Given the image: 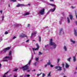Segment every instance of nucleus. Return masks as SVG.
<instances>
[{
    "label": "nucleus",
    "mask_w": 77,
    "mask_h": 77,
    "mask_svg": "<svg viewBox=\"0 0 77 77\" xmlns=\"http://www.w3.org/2000/svg\"><path fill=\"white\" fill-rule=\"evenodd\" d=\"M52 41H53V39H50L49 45H53V46L54 48H56L57 45H56V44L55 43L52 42Z\"/></svg>",
    "instance_id": "nucleus-1"
},
{
    "label": "nucleus",
    "mask_w": 77,
    "mask_h": 77,
    "mask_svg": "<svg viewBox=\"0 0 77 77\" xmlns=\"http://www.w3.org/2000/svg\"><path fill=\"white\" fill-rule=\"evenodd\" d=\"M45 14V9L43 8L39 11L38 14H40L41 15H44Z\"/></svg>",
    "instance_id": "nucleus-2"
},
{
    "label": "nucleus",
    "mask_w": 77,
    "mask_h": 77,
    "mask_svg": "<svg viewBox=\"0 0 77 77\" xmlns=\"http://www.w3.org/2000/svg\"><path fill=\"white\" fill-rule=\"evenodd\" d=\"M21 68L23 69V71H26V70L29 69V66H28V64H26L25 66H23Z\"/></svg>",
    "instance_id": "nucleus-3"
},
{
    "label": "nucleus",
    "mask_w": 77,
    "mask_h": 77,
    "mask_svg": "<svg viewBox=\"0 0 77 77\" xmlns=\"http://www.w3.org/2000/svg\"><path fill=\"white\" fill-rule=\"evenodd\" d=\"M54 68L55 69H57V71H62V67L59 66H56Z\"/></svg>",
    "instance_id": "nucleus-4"
},
{
    "label": "nucleus",
    "mask_w": 77,
    "mask_h": 77,
    "mask_svg": "<svg viewBox=\"0 0 77 77\" xmlns=\"http://www.w3.org/2000/svg\"><path fill=\"white\" fill-rule=\"evenodd\" d=\"M36 32H32L31 33L30 38H33V37H35L36 36Z\"/></svg>",
    "instance_id": "nucleus-5"
},
{
    "label": "nucleus",
    "mask_w": 77,
    "mask_h": 77,
    "mask_svg": "<svg viewBox=\"0 0 77 77\" xmlns=\"http://www.w3.org/2000/svg\"><path fill=\"white\" fill-rule=\"evenodd\" d=\"M11 48V47L6 48L4 49L2 51H3L4 53H6V51H7V50H9Z\"/></svg>",
    "instance_id": "nucleus-6"
},
{
    "label": "nucleus",
    "mask_w": 77,
    "mask_h": 77,
    "mask_svg": "<svg viewBox=\"0 0 77 77\" xmlns=\"http://www.w3.org/2000/svg\"><path fill=\"white\" fill-rule=\"evenodd\" d=\"M20 38H24L26 37V38H28L27 36H26L25 34H23L22 35H19Z\"/></svg>",
    "instance_id": "nucleus-7"
},
{
    "label": "nucleus",
    "mask_w": 77,
    "mask_h": 77,
    "mask_svg": "<svg viewBox=\"0 0 77 77\" xmlns=\"http://www.w3.org/2000/svg\"><path fill=\"white\" fill-rule=\"evenodd\" d=\"M36 46L37 47V48H33L32 50L34 51V50H38V49H39V45H38V44H36Z\"/></svg>",
    "instance_id": "nucleus-8"
},
{
    "label": "nucleus",
    "mask_w": 77,
    "mask_h": 77,
    "mask_svg": "<svg viewBox=\"0 0 77 77\" xmlns=\"http://www.w3.org/2000/svg\"><path fill=\"white\" fill-rule=\"evenodd\" d=\"M24 6L25 5H24V4H19L17 5V7L18 8V7H20V6Z\"/></svg>",
    "instance_id": "nucleus-9"
},
{
    "label": "nucleus",
    "mask_w": 77,
    "mask_h": 77,
    "mask_svg": "<svg viewBox=\"0 0 77 77\" xmlns=\"http://www.w3.org/2000/svg\"><path fill=\"white\" fill-rule=\"evenodd\" d=\"M63 30V29L61 28L60 29V32H59V35H60V33H61V32H62Z\"/></svg>",
    "instance_id": "nucleus-10"
},
{
    "label": "nucleus",
    "mask_w": 77,
    "mask_h": 77,
    "mask_svg": "<svg viewBox=\"0 0 77 77\" xmlns=\"http://www.w3.org/2000/svg\"><path fill=\"white\" fill-rule=\"evenodd\" d=\"M7 58H5V57L3 58V60H2V62H4V61H8V60L6 59Z\"/></svg>",
    "instance_id": "nucleus-11"
},
{
    "label": "nucleus",
    "mask_w": 77,
    "mask_h": 77,
    "mask_svg": "<svg viewBox=\"0 0 77 77\" xmlns=\"http://www.w3.org/2000/svg\"><path fill=\"white\" fill-rule=\"evenodd\" d=\"M74 34L75 36H77V32H76V30H75V29L74 30Z\"/></svg>",
    "instance_id": "nucleus-12"
},
{
    "label": "nucleus",
    "mask_w": 77,
    "mask_h": 77,
    "mask_svg": "<svg viewBox=\"0 0 77 77\" xmlns=\"http://www.w3.org/2000/svg\"><path fill=\"white\" fill-rule=\"evenodd\" d=\"M5 58H7V59H11L12 58V56H11L10 57H8V56H6L5 57Z\"/></svg>",
    "instance_id": "nucleus-13"
},
{
    "label": "nucleus",
    "mask_w": 77,
    "mask_h": 77,
    "mask_svg": "<svg viewBox=\"0 0 77 77\" xmlns=\"http://www.w3.org/2000/svg\"><path fill=\"white\" fill-rule=\"evenodd\" d=\"M55 10H56V8H54V9H51L50 10V11H51V12H54V11H55Z\"/></svg>",
    "instance_id": "nucleus-14"
},
{
    "label": "nucleus",
    "mask_w": 77,
    "mask_h": 77,
    "mask_svg": "<svg viewBox=\"0 0 77 77\" xmlns=\"http://www.w3.org/2000/svg\"><path fill=\"white\" fill-rule=\"evenodd\" d=\"M48 77H51V72H50L47 75Z\"/></svg>",
    "instance_id": "nucleus-15"
},
{
    "label": "nucleus",
    "mask_w": 77,
    "mask_h": 77,
    "mask_svg": "<svg viewBox=\"0 0 77 77\" xmlns=\"http://www.w3.org/2000/svg\"><path fill=\"white\" fill-rule=\"evenodd\" d=\"M69 17L70 18V19L72 20V15H69Z\"/></svg>",
    "instance_id": "nucleus-16"
},
{
    "label": "nucleus",
    "mask_w": 77,
    "mask_h": 77,
    "mask_svg": "<svg viewBox=\"0 0 77 77\" xmlns=\"http://www.w3.org/2000/svg\"><path fill=\"white\" fill-rule=\"evenodd\" d=\"M30 13H24L23 14L24 16H26V15H29Z\"/></svg>",
    "instance_id": "nucleus-17"
},
{
    "label": "nucleus",
    "mask_w": 77,
    "mask_h": 77,
    "mask_svg": "<svg viewBox=\"0 0 77 77\" xmlns=\"http://www.w3.org/2000/svg\"><path fill=\"white\" fill-rule=\"evenodd\" d=\"M73 61L75 62L76 61V59H75V56H74L73 57Z\"/></svg>",
    "instance_id": "nucleus-18"
},
{
    "label": "nucleus",
    "mask_w": 77,
    "mask_h": 77,
    "mask_svg": "<svg viewBox=\"0 0 77 77\" xmlns=\"http://www.w3.org/2000/svg\"><path fill=\"white\" fill-rule=\"evenodd\" d=\"M69 65H68V64L67 63H66V68H68V67H69Z\"/></svg>",
    "instance_id": "nucleus-19"
},
{
    "label": "nucleus",
    "mask_w": 77,
    "mask_h": 77,
    "mask_svg": "<svg viewBox=\"0 0 77 77\" xmlns=\"http://www.w3.org/2000/svg\"><path fill=\"white\" fill-rule=\"evenodd\" d=\"M50 6H54V7H56V5L53 4H49Z\"/></svg>",
    "instance_id": "nucleus-20"
},
{
    "label": "nucleus",
    "mask_w": 77,
    "mask_h": 77,
    "mask_svg": "<svg viewBox=\"0 0 77 77\" xmlns=\"http://www.w3.org/2000/svg\"><path fill=\"white\" fill-rule=\"evenodd\" d=\"M51 64V62H50V60H49V62L47 63V65H50Z\"/></svg>",
    "instance_id": "nucleus-21"
},
{
    "label": "nucleus",
    "mask_w": 77,
    "mask_h": 77,
    "mask_svg": "<svg viewBox=\"0 0 77 77\" xmlns=\"http://www.w3.org/2000/svg\"><path fill=\"white\" fill-rule=\"evenodd\" d=\"M9 56H11L12 55V51H10L9 52Z\"/></svg>",
    "instance_id": "nucleus-22"
},
{
    "label": "nucleus",
    "mask_w": 77,
    "mask_h": 77,
    "mask_svg": "<svg viewBox=\"0 0 77 77\" xmlns=\"http://www.w3.org/2000/svg\"><path fill=\"white\" fill-rule=\"evenodd\" d=\"M18 69H14L13 70V71L14 72H16L17 71H18Z\"/></svg>",
    "instance_id": "nucleus-23"
},
{
    "label": "nucleus",
    "mask_w": 77,
    "mask_h": 77,
    "mask_svg": "<svg viewBox=\"0 0 77 77\" xmlns=\"http://www.w3.org/2000/svg\"><path fill=\"white\" fill-rule=\"evenodd\" d=\"M63 49H65V51H67V50L66 49V46H64L63 47Z\"/></svg>",
    "instance_id": "nucleus-24"
},
{
    "label": "nucleus",
    "mask_w": 77,
    "mask_h": 77,
    "mask_svg": "<svg viewBox=\"0 0 77 77\" xmlns=\"http://www.w3.org/2000/svg\"><path fill=\"white\" fill-rule=\"evenodd\" d=\"M71 42H72L73 44H75V41H74L72 40V39H71L70 40Z\"/></svg>",
    "instance_id": "nucleus-25"
},
{
    "label": "nucleus",
    "mask_w": 77,
    "mask_h": 77,
    "mask_svg": "<svg viewBox=\"0 0 77 77\" xmlns=\"http://www.w3.org/2000/svg\"><path fill=\"white\" fill-rule=\"evenodd\" d=\"M67 23H70L69 19V18L68 17H67Z\"/></svg>",
    "instance_id": "nucleus-26"
},
{
    "label": "nucleus",
    "mask_w": 77,
    "mask_h": 77,
    "mask_svg": "<svg viewBox=\"0 0 77 77\" xmlns=\"http://www.w3.org/2000/svg\"><path fill=\"white\" fill-rule=\"evenodd\" d=\"M31 62H32V60H30L28 63L29 65H30V63H31Z\"/></svg>",
    "instance_id": "nucleus-27"
},
{
    "label": "nucleus",
    "mask_w": 77,
    "mask_h": 77,
    "mask_svg": "<svg viewBox=\"0 0 77 77\" xmlns=\"http://www.w3.org/2000/svg\"><path fill=\"white\" fill-rule=\"evenodd\" d=\"M75 14L76 15V18L77 19V11H75Z\"/></svg>",
    "instance_id": "nucleus-28"
},
{
    "label": "nucleus",
    "mask_w": 77,
    "mask_h": 77,
    "mask_svg": "<svg viewBox=\"0 0 77 77\" xmlns=\"http://www.w3.org/2000/svg\"><path fill=\"white\" fill-rule=\"evenodd\" d=\"M71 57H70L69 58L67 59V60L68 61H69V62H70V60H71Z\"/></svg>",
    "instance_id": "nucleus-29"
},
{
    "label": "nucleus",
    "mask_w": 77,
    "mask_h": 77,
    "mask_svg": "<svg viewBox=\"0 0 77 77\" xmlns=\"http://www.w3.org/2000/svg\"><path fill=\"white\" fill-rule=\"evenodd\" d=\"M60 59H59V58H58L57 59V63H58L59 62V61H60Z\"/></svg>",
    "instance_id": "nucleus-30"
},
{
    "label": "nucleus",
    "mask_w": 77,
    "mask_h": 77,
    "mask_svg": "<svg viewBox=\"0 0 77 77\" xmlns=\"http://www.w3.org/2000/svg\"><path fill=\"white\" fill-rule=\"evenodd\" d=\"M10 2H15L16 0H11Z\"/></svg>",
    "instance_id": "nucleus-31"
},
{
    "label": "nucleus",
    "mask_w": 77,
    "mask_h": 77,
    "mask_svg": "<svg viewBox=\"0 0 77 77\" xmlns=\"http://www.w3.org/2000/svg\"><path fill=\"white\" fill-rule=\"evenodd\" d=\"M41 74H42V72H41V73H40V74H37V76L38 77H39V75H41Z\"/></svg>",
    "instance_id": "nucleus-32"
},
{
    "label": "nucleus",
    "mask_w": 77,
    "mask_h": 77,
    "mask_svg": "<svg viewBox=\"0 0 77 77\" xmlns=\"http://www.w3.org/2000/svg\"><path fill=\"white\" fill-rule=\"evenodd\" d=\"M20 25H21V24H17V25H16V26L17 27H19V26H20Z\"/></svg>",
    "instance_id": "nucleus-33"
},
{
    "label": "nucleus",
    "mask_w": 77,
    "mask_h": 77,
    "mask_svg": "<svg viewBox=\"0 0 77 77\" xmlns=\"http://www.w3.org/2000/svg\"><path fill=\"white\" fill-rule=\"evenodd\" d=\"M41 54H42V53H41V52H39L38 55H41Z\"/></svg>",
    "instance_id": "nucleus-34"
},
{
    "label": "nucleus",
    "mask_w": 77,
    "mask_h": 77,
    "mask_svg": "<svg viewBox=\"0 0 77 77\" xmlns=\"http://www.w3.org/2000/svg\"><path fill=\"white\" fill-rule=\"evenodd\" d=\"M45 75L44 73H42V77H44V76H45Z\"/></svg>",
    "instance_id": "nucleus-35"
},
{
    "label": "nucleus",
    "mask_w": 77,
    "mask_h": 77,
    "mask_svg": "<svg viewBox=\"0 0 77 77\" xmlns=\"http://www.w3.org/2000/svg\"><path fill=\"white\" fill-rule=\"evenodd\" d=\"M5 35H7V34H8V32L7 31H6L5 32Z\"/></svg>",
    "instance_id": "nucleus-36"
},
{
    "label": "nucleus",
    "mask_w": 77,
    "mask_h": 77,
    "mask_svg": "<svg viewBox=\"0 0 77 77\" xmlns=\"http://www.w3.org/2000/svg\"><path fill=\"white\" fill-rule=\"evenodd\" d=\"M62 66L63 67V68H64V64L63 63L62 64Z\"/></svg>",
    "instance_id": "nucleus-37"
},
{
    "label": "nucleus",
    "mask_w": 77,
    "mask_h": 77,
    "mask_svg": "<svg viewBox=\"0 0 77 77\" xmlns=\"http://www.w3.org/2000/svg\"><path fill=\"white\" fill-rule=\"evenodd\" d=\"M38 60H39V58H36V61H38Z\"/></svg>",
    "instance_id": "nucleus-38"
},
{
    "label": "nucleus",
    "mask_w": 77,
    "mask_h": 77,
    "mask_svg": "<svg viewBox=\"0 0 77 77\" xmlns=\"http://www.w3.org/2000/svg\"><path fill=\"white\" fill-rule=\"evenodd\" d=\"M36 63H37V62H35V63H34V65H36Z\"/></svg>",
    "instance_id": "nucleus-39"
},
{
    "label": "nucleus",
    "mask_w": 77,
    "mask_h": 77,
    "mask_svg": "<svg viewBox=\"0 0 77 77\" xmlns=\"http://www.w3.org/2000/svg\"><path fill=\"white\" fill-rule=\"evenodd\" d=\"M50 66H51V67L52 68V67H53V65H52V64H51L50 65Z\"/></svg>",
    "instance_id": "nucleus-40"
},
{
    "label": "nucleus",
    "mask_w": 77,
    "mask_h": 77,
    "mask_svg": "<svg viewBox=\"0 0 77 77\" xmlns=\"http://www.w3.org/2000/svg\"><path fill=\"white\" fill-rule=\"evenodd\" d=\"M17 38V37L16 36H14L13 38V39H15V38Z\"/></svg>",
    "instance_id": "nucleus-41"
},
{
    "label": "nucleus",
    "mask_w": 77,
    "mask_h": 77,
    "mask_svg": "<svg viewBox=\"0 0 77 77\" xmlns=\"http://www.w3.org/2000/svg\"><path fill=\"white\" fill-rule=\"evenodd\" d=\"M29 40L28 39L26 41V42H29Z\"/></svg>",
    "instance_id": "nucleus-42"
},
{
    "label": "nucleus",
    "mask_w": 77,
    "mask_h": 77,
    "mask_svg": "<svg viewBox=\"0 0 77 77\" xmlns=\"http://www.w3.org/2000/svg\"><path fill=\"white\" fill-rule=\"evenodd\" d=\"M71 7H72V9H74V8H75V7H74L73 6H72Z\"/></svg>",
    "instance_id": "nucleus-43"
},
{
    "label": "nucleus",
    "mask_w": 77,
    "mask_h": 77,
    "mask_svg": "<svg viewBox=\"0 0 77 77\" xmlns=\"http://www.w3.org/2000/svg\"><path fill=\"white\" fill-rule=\"evenodd\" d=\"M30 27V24H28V26H27V27Z\"/></svg>",
    "instance_id": "nucleus-44"
},
{
    "label": "nucleus",
    "mask_w": 77,
    "mask_h": 77,
    "mask_svg": "<svg viewBox=\"0 0 77 77\" xmlns=\"http://www.w3.org/2000/svg\"><path fill=\"white\" fill-rule=\"evenodd\" d=\"M27 77H29L30 76V75H27Z\"/></svg>",
    "instance_id": "nucleus-45"
},
{
    "label": "nucleus",
    "mask_w": 77,
    "mask_h": 77,
    "mask_svg": "<svg viewBox=\"0 0 77 77\" xmlns=\"http://www.w3.org/2000/svg\"><path fill=\"white\" fill-rule=\"evenodd\" d=\"M47 64H46L45 65V67H47Z\"/></svg>",
    "instance_id": "nucleus-46"
},
{
    "label": "nucleus",
    "mask_w": 77,
    "mask_h": 77,
    "mask_svg": "<svg viewBox=\"0 0 77 77\" xmlns=\"http://www.w3.org/2000/svg\"><path fill=\"white\" fill-rule=\"evenodd\" d=\"M27 72H30V70H27Z\"/></svg>",
    "instance_id": "nucleus-47"
},
{
    "label": "nucleus",
    "mask_w": 77,
    "mask_h": 77,
    "mask_svg": "<svg viewBox=\"0 0 77 77\" xmlns=\"http://www.w3.org/2000/svg\"><path fill=\"white\" fill-rule=\"evenodd\" d=\"M3 19H4V16L2 17V20H3Z\"/></svg>",
    "instance_id": "nucleus-48"
},
{
    "label": "nucleus",
    "mask_w": 77,
    "mask_h": 77,
    "mask_svg": "<svg viewBox=\"0 0 77 77\" xmlns=\"http://www.w3.org/2000/svg\"><path fill=\"white\" fill-rule=\"evenodd\" d=\"M36 71V70H35V69H34V70H32V71Z\"/></svg>",
    "instance_id": "nucleus-49"
},
{
    "label": "nucleus",
    "mask_w": 77,
    "mask_h": 77,
    "mask_svg": "<svg viewBox=\"0 0 77 77\" xmlns=\"http://www.w3.org/2000/svg\"><path fill=\"white\" fill-rule=\"evenodd\" d=\"M41 39H39V41L40 42H41Z\"/></svg>",
    "instance_id": "nucleus-50"
},
{
    "label": "nucleus",
    "mask_w": 77,
    "mask_h": 77,
    "mask_svg": "<svg viewBox=\"0 0 77 77\" xmlns=\"http://www.w3.org/2000/svg\"><path fill=\"white\" fill-rule=\"evenodd\" d=\"M75 23L76 25H77V22H75Z\"/></svg>",
    "instance_id": "nucleus-51"
},
{
    "label": "nucleus",
    "mask_w": 77,
    "mask_h": 77,
    "mask_svg": "<svg viewBox=\"0 0 77 77\" xmlns=\"http://www.w3.org/2000/svg\"><path fill=\"white\" fill-rule=\"evenodd\" d=\"M0 12H1V14H2V11H0Z\"/></svg>",
    "instance_id": "nucleus-52"
},
{
    "label": "nucleus",
    "mask_w": 77,
    "mask_h": 77,
    "mask_svg": "<svg viewBox=\"0 0 77 77\" xmlns=\"http://www.w3.org/2000/svg\"><path fill=\"white\" fill-rule=\"evenodd\" d=\"M1 66H2V64H1V63H0V67H1Z\"/></svg>",
    "instance_id": "nucleus-53"
},
{
    "label": "nucleus",
    "mask_w": 77,
    "mask_h": 77,
    "mask_svg": "<svg viewBox=\"0 0 77 77\" xmlns=\"http://www.w3.org/2000/svg\"><path fill=\"white\" fill-rule=\"evenodd\" d=\"M76 73H77V72H75L74 73V74H75Z\"/></svg>",
    "instance_id": "nucleus-54"
},
{
    "label": "nucleus",
    "mask_w": 77,
    "mask_h": 77,
    "mask_svg": "<svg viewBox=\"0 0 77 77\" xmlns=\"http://www.w3.org/2000/svg\"><path fill=\"white\" fill-rule=\"evenodd\" d=\"M62 14H63V15H65V14H64V13H62Z\"/></svg>",
    "instance_id": "nucleus-55"
},
{
    "label": "nucleus",
    "mask_w": 77,
    "mask_h": 77,
    "mask_svg": "<svg viewBox=\"0 0 77 77\" xmlns=\"http://www.w3.org/2000/svg\"><path fill=\"white\" fill-rule=\"evenodd\" d=\"M8 7H10V5H8Z\"/></svg>",
    "instance_id": "nucleus-56"
},
{
    "label": "nucleus",
    "mask_w": 77,
    "mask_h": 77,
    "mask_svg": "<svg viewBox=\"0 0 77 77\" xmlns=\"http://www.w3.org/2000/svg\"><path fill=\"white\" fill-rule=\"evenodd\" d=\"M75 69H76V70H77V67H76Z\"/></svg>",
    "instance_id": "nucleus-57"
},
{
    "label": "nucleus",
    "mask_w": 77,
    "mask_h": 77,
    "mask_svg": "<svg viewBox=\"0 0 77 77\" xmlns=\"http://www.w3.org/2000/svg\"><path fill=\"white\" fill-rule=\"evenodd\" d=\"M39 39H41V37L39 36Z\"/></svg>",
    "instance_id": "nucleus-58"
},
{
    "label": "nucleus",
    "mask_w": 77,
    "mask_h": 77,
    "mask_svg": "<svg viewBox=\"0 0 77 77\" xmlns=\"http://www.w3.org/2000/svg\"><path fill=\"white\" fill-rule=\"evenodd\" d=\"M14 77H17V76H15V75H14Z\"/></svg>",
    "instance_id": "nucleus-59"
},
{
    "label": "nucleus",
    "mask_w": 77,
    "mask_h": 77,
    "mask_svg": "<svg viewBox=\"0 0 77 77\" xmlns=\"http://www.w3.org/2000/svg\"><path fill=\"white\" fill-rule=\"evenodd\" d=\"M39 71H41V69H39Z\"/></svg>",
    "instance_id": "nucleus-60"
},
{
    "label": "nucleus",
    "mask_w": 77,
    "mask_h": 77,
    "mask_svg": "<svg viewBox=\"0 0 77 77\" xmlns=\"http://www.w3.org/2000/svg\"><path fill=\"white\" fill-rule=\"evenodd\" d=\"M50 1H53V0H50Z\"/></svg>",
    "instance_id": "nucleus-61"
},
{
    "label": "nucleus",
    "mask_w": 77,
    "mask_h": 77,
    "mask_svg": "<svg viewBox=\"0 0 77 77\" xmlns=\"http://www.w3.org/2000/svg\"><path fill=\"white\" fill-rule=\"evenodd\" d=\"M63 77H66V76H63Z\"/></svg>",
    "instance_id": "nucleus-62"
},
{
    "label": "nucleus",
    "mask_w": 77,
    "mask_h": 77,
    "mask_svg": "<svg viewBox=\"0 0 77 77\" xmlns=\"http://www.w3.org/2000/svg\"><path fill=\"white\" fill-rule=\"evenodd\" d=\"M28 5H30V4H28Z\"/></svg>",
    "instance_id": "nucleus-63"
},
{
    "label": "nucleus",
    "mask_w": 77,
    "mask_h": 77,
    "mask_svg": "<svg viewBox=\"0 0 77 77\" xmlns=\"http://www.w3.org/2000/svg\"><path fill=\"white\" fill-rule=\"evenodd\" d=\"M32 59H33V57H32Z\"/></svg>",
    "instance_id": "nucleus-64"
}]
</instances>
